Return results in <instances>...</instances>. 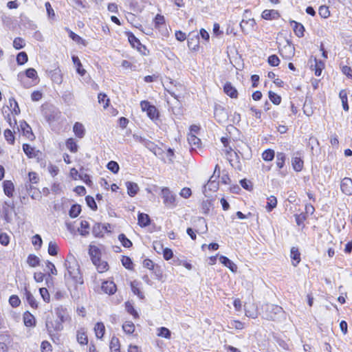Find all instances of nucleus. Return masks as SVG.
I'll use <instances>...</instances> for the list:
<instances>
[{
	"label": "nucleus",
	"mask_w": 352,
	"mask_h": 352,
	"mask_svg": "<svg viewBox=\"0 0 352 352\" xmlns=\"http://www.w3.org/2000/svg\"><path fill=\"white\" fill-rule=\"evenodd\" d=\"M65 267L67 272L65 274V278L67 281H72L74 289H78V285L83 284V279L80 272V267L78 263L72 259H67L65 263Z\"/></svg>",
	"instance_id": "obj_1"
},
{
	"label": "nucleus",
	"mask_w": 352,
	"mask_h": 352,
	"mask_svg": "<svg viewBox=\"0 0 352 352\" xmlns=\"http://www.w3.org/2000/svg\"><path fill=\"white\" fill-rule=\"evenodd\" d=\"M263 311L265 317L268 320H272L278 318V317L284 313L281 307L268 303L263 306Z\"/></svg>",
	"instance_id": "obj_2"
},
{
	"label": "nucleus",
	"mask_w": 352,
	"mask_h": 352,
	"mask_svg": "<svg viewBox=\"0 0 352 352\" xmlns=\"http://www.w3.org/2000/svg\"><path fill=\"white\" fill-rule=\"evenodd\" d=\"M45 326L48 333L54 342L55 341V338L58 339V336H56L54 333L60 331L63 329V323L57 319L52 320L47 318L45 322Z\"/></svg>",
	"instance_id": "obj_3"
},
{
	"label": "nucleus",
	"mask_w": 352,
	"mask_h": 352,
	"mask_svg": "<svg viewBox=\"0 0 352 352\" xmlns=\"http://www.w3.org/2000/svg\"><path fill=\"white\" fill-rule=\"evenodd\" d=\"M2 212L6 222H11L13 214H15L14 202L12 201H5L2 206Z\"/></svg>",
	"instance_id": "obj_4"
},
{
	"label": "nucleus",
	"mask_w": 352,
	"mask_h": 352,
	"mask_svg": "<svg viewBox=\"0 0 352 352\" xmlns=\"http://www.w3.org/2000/svg\"><path fill=\"white\" fill-rule=\"evenodd\" d=\"M161 195L164 199V203L168 207L175 206V195L168 188H164L162 190Z\"/></svg>",
	"instance_id": "obj_5"
},
{
	"label": "nucleus",
	"mask_w": 352,
	"mask_h": 352,
	"mask_svg": "<svg viewBox=\"0 0 352 352\" xmlns=\"http://www.w3.org/2000/svg\"><path fill=\"white\" fill-rule=\"evenodd\" d=\"M18 131H21L24 136H25L30 140H34L35 136L32 133V128L24 120L20 122L19 126H16Z\"/></svg>",
	"instance_id": "obj_6"
},
{
	"label": "nucleus",
	"mask_w": 352,
	"mask_h": 352,
	"mask_svg": "<svg viewBox=\"0 0 352 352\" xmlns=\"http://www.w3.org/2000/svg\"><path fill=\"white\" fill-rule=\"evenodd\" d=\"M214 117L218 122L221 123L226 120L228 116L225 109L222 106L215 104L214 109Z\"/></svg>",
	"instance_id": "obj_7"
},
{
	"label": "nucleus",
	"mask_w": 352,
	"mask_h": 352,
	"mask_svg": "<svg viewBox=\"0 0 352 352\" xmlns=\"http://www.w3.org/2000/svg\"><path fill=\"white\" fill-rule=\"evenodd\" d=\"M168 92L175 99V102L174 103H171L170 108L172 109L173 113L175 115H180L182 113V105L179 100V96L176 95L174 92L168 90Z\"/></svg>",
	"instance_id": "obj_8"
},
{
	"label": "nucleus",
	"mask_w": 352,
	"mask_h": 352,
	"mask_svg": "<svg viewBox=\"0 0 352 352\" xmlns=\"http://www.w3.org/2000/svg\"><path fill=\"white\" fill-rule=\"evenodd\" d=\"M256 25V21L254 19H243L240 23V27L242 31L248 34L250 31L253 30Z\"/></svg>",
	"instance_id": "obj_9"
},
{
	"label": "nucleus",
	"mask_w": 352,
	"mask_h": 352,
	"mask_svg": "<svg viewBox=\"0 0 352 352\" xmlns=\"http://www.w3.org/2000/svg\"><path fill=\"white\" fill-rule=\"evenodd\" d=\"M17 80L20 82L21 86L25 89H28L37 84V82L26 78L23 72H20L17 75Z\"/></svg>",
	"instance_id": "obj_10"
},
{
	"label": "nucleus",
	"mask_w": 352,
	"mask_h": 352,
	"mask_svg": "<svg viewBox=\"0 0 352 352\" xmlns=\"http://www.w3.org/2000/svg\"><path fill=\"white\" fill-rule=\"evenodd\" d=\"M340 188L342 192L345 195H352V179L349 177H344L341 182Z\"/></svg>",
	"instance_id": "obj_11"
},
{
	"label": "nucleus",
	"mask_w": 352,
	"mask_h": 352,
	"mask_svg": "<svg viewBox=\"0 0 352 352\" xmlns=\"http://www.w3.org/2000/svg\"><path fill=\"white\" fill-rule=\"evenodd\" d=\"M76 340L80 345H87L88 344V337L85 328H80L77 330Z\"/></svg>",
	"instance_id": "obj_12"
},
{
	"label": "nucleus",
	"mask_w": 352,
	"mask_h": 352,
	"mask_svg": "<svg viewBox=\"0 0 352 352\" xmlns=\"http://www.w3.org/2000/svg\"><path fill=\"white\" fill-rule=\"evenodd\" d=\"M23 150L29 158H38V155L41 154L39 151H36L34 147L28 144H23Z\"/></svg>",
	"instance_id": "obj_13"
},
{
	"label": "nucleus",
	"mask_w": 352,
	"mask_h": 352,
	"mask_svg": "<svg viewBox=\"0 0 352 352\" xmlns=\"http://www.w3.org/2000/svg\"><path fill=\"white\" fill-rule=\"evenodd\" d=\"M128 40L133 47H135L138 50V51L142 52V48L146 49L144 45H142L138 38H137L135 35L131 32H127Z\"/></svg>",
	"instance_id": "obj_14"
},
{
	"label": "nucleus",
	"mask_w": 352,
	"mask_h": 352,
	"mask_svg": "<svg viewBox=\"0 0 352 352\" xmlns=\"http://www.w3.org/2000/svg\"><path fill=\"white\" fill-rule=\"evenodd\" d=\"M55 313L57 316V318L59 321H61L62 323L65 322L69 318V314L66 308L63 307H58L55 309Z\"/></svg>",
	"instance_id": "obj_15"
},
{
	"label": "nucleus",
	"mask_w": 352,
	"mask_h": 352,
	"mask_svg": "<svg viewBox=\"0 0 352 352\" xmlns=\"http://www.w3.org/2000/svg\"><path fill=\"white\" fill-rule=\"evenodd\" d=\"M219 261L226 267H228L232 272L237 271V266L231 260L225 256H220L219 258Z\"/></svg>",
	"instance_id": "obj_16"
},
{
	"label": "nucleus",
	"mask_w": 352,
	"mask_h": 352,
	"mask_svg": "<svg viewBox=\"0 0 352 352\" xmlns=\"http://www.w3.org/2000/svg\"><path fill=\"white\" fill-rule=\"evenodd\" d=\"M224 92L232 98H236L238 97V91L236 89L232 86L230 82H226L223 87Z\"/></svg>",
	"instance_id": "obj_17"
},
{
	"label": "nucleus",
	"mask_w": 352,
	"mask_h": 352,
	"mask_svg": "<svg viewBox=\"0 0 352 352\" xmlns=\"http://www.w3.org/2000/svg\"><path fill=\"white\" fill-rule=\"evenodd\" d=\"M102 290L108 294H113L116 291V285L112 281H104L102 285Z\"/></svg>",
	"instance_id": "obj_18"
},
{
	"label": "nucleus",
	"mask_w": 352,
	"mask_h": 352,
	"mask_svg": "<svg viewBox=\"0 0 352 352\" xmlns=\"http://www.w3.org/2000/svg\"><path fill=\"white\" fill-rule=\"evenodd\" d=\"M214 176H212L210 179L208 180L207 184L204 185L203 186L202 192L205 195L206 197L208 196L207 195V190L216 191L218 189V183L216 182L215 180H212V178Z\"/></svg>",
	"instance_id": "obj_19"
},
{
	"label": "nucleus",
	"mask_w": 352,
	"mask_h": 352,
	"mask_svg": "<svg viewBox=\"0 0 352 352\" xmlns=\"http://www.w3.org/2000/svg\"><path fill=\"white\" fill-rule=\"evenodd\" d=\"M290 23L293 27V30L295 34L299 38L302 37L304 36L305 32L304 26L301 23H298L295 21H291Z\"/></svg>",
	"instance_id": "obj_20"
},
{
	"label": "nucleus",
	"mask_w": 352,
	"mask_h": 352,
	"mask_svg": "<svg viewBox=\"0 0 352 352\" xmlns=\"http://www.w3.org/2000/svg\"><path fill=\"white\" fill-rule=\"evenodd\" d=\"M262 18L266 20L276 19L280 16L277 10H265L262 12Z\"/></svg>",
	"instance_id": "obj_21"
},
{
	"label": "nucleus",
	"mask_w": 352,
	"mask_h": 352,
	"mask_svg": "<svg viewBox=\"0 0 352 352\" xmlns=\"http://www.w3.org/2000/svg\"><path fill=\"white\" fill-rule=\"evenodd\" d=\"M3 187L5 194L9 197H12L14 190L13 183L10 180H6L3 183Z\"/></svg>",
	"instance_id": "obj_22"
},
{
	"label": "nucleus",
	"mask_w": 352,
	"mask_h": 352,
	"mask_svg": "<svg viewBox=\"0 0 352 352\" xmlns=\"http://www.w3.org/2000/svg\"><path fill=\"white\" fill-rule=\"evenodd\" d=\"M100 250L96 246H91L89 248V254L94 264H97V262H100Z\"/></svg>",
	"instance_id": "obj_23"
},
{
	"label": "nucleus",
	"mask_w": 352,
	"mask_h": 352,
	"mask_svg": "<svg viewBox=\"0 0 352 352\" xmlns=\"http://www.w3.org/2000/svg\"><path fill=\"white\" fill-rule=\"evenodd\" d=\"M292 265L296 267L300 261V254L297 248L293 247L290 251Z\"/></svg>",
	"instance_id": "obj_24"
},
{
	"label": "nucleus",
	"mask_w": 352,
	"mask_h": 352,
	"mask_svg": "<svg viewBox=\"0 0 352 352\" xmlns=\"http://www.w3.org/2000/svg\"><path fill=\"white\" fill-rule=\"evenodd\" d=\"M303 160L298 156H294L292 159V165L293 168L297 171H300L303 168Z\"/></svg>",
	"instance_id": "obj_25"
},
{
	"label": "nucleus",
	"mask_w": 352,
	"mask_h": 352,
	"mask_svg": "<svg viewBox=\"0 0 352 352\" xmlns=\"http://www.w3.org/2000/svg\"><path fill=\"white\" fill-rule=\"evenodd\" d=\"M127 193L131 197H134L139 190V187L136 183L127 182H126Z\"/></svg>",
	"instance_id": "obj_26"
},
{
	"label": "nucleus",
	"mask_w": 352,
	"mask_h": 352,
	"mask_svg": "<svg viewBox=\"0 0 352 352\" xmlns=\"http://www.w3.org/2000/svg\"><path fill=\"white\" fill-rule=\"evenodd\" d=\"M94 331L96 336L98 339H101L105 332V327L102 322H98L95 324Z\"/></svg>",
	"instance_id": "obj_27"
},
{
	"label": "nucleus",
	"mask_w": 352,
	"mask_h": 352,
	"mask_svg": "<svg viewBox=\"0 0 352 352\" xmlns=\"http://www.w3.org/2000/svg\"><path fill=\"white\" fill-rule=\"evenodd\" d=\"M138 224L141 227H146L151 223L150 217L144 213H139L138 217Z\"/></svg>",
	"instance_id": "obj_28"
},
{
	"label": "nucleus",
	"mask_w": 352,
	"mask_h": 352,
	"mask_svg": "<svg viewBox=\"0 0 352 352\" xmlns=\"http://www.w3.org/2000/svg\"><path fill=\"white\" fill-rule=\"evenodd\" d=\"M104 230H107V227L102 226L100 223H95L93 226L92 233L96 237H102L103 236Z\"/></svg>",
	"instance_id": "obj_29"
},
{
	"label": "nucleus",
	"mask_w": 352,
	"mask_h": 352,
	"mask_svg": "<svg viewBox=\"0 0 352 352\" xmlns=\"http://www.w3.org/2000/svg\"><path fill=\"white\" fill-rule=\"evenodd\" d=\"M23 322L26 327H34L35 325V318L28 311L25 312L23 315Z\"/></svg>",
	"instance_id": "obj_30"
},
{
	"label": "nucleus",
	"mask_w": 352,
	"mask_h": 352,
	"mask_svg": "<svg viewBox=\"0 0 352 352\" xmlns=\"http://www.w3.org/2000/svg\"><path fill=\"white\" fill-rule=\"evenodd\" d=\"M73 130L75 135L79 138H82L85 135L84 126L80 122H76L74 124Z\"/></svg>",
	"instance_id": "obj_31"
},
{
	"label": "nucleus",
	"mask_w": 352,
	"mask_h": 352,
	"mask_svg": "<svg viewBox=\"0 0 352 352\" xmlns=\"http://www.w3.org/2000/svg\"><path fill=\"white\" fill-rule=\"evenodd\" d=\"M339 97L342 101V107L344 111H349V104H348V99H347V92L345 89H342L339 93Z\"/></svg>",
	"instance_id": "obj_32"
},
{
	"label": "nucleus",
	"mask_w": 352,
	"mask_h": 352,
	"mask_svg": "<svg viewBox=\"0 0 352 352\" xmlns=\"http://www.w3.org/2000/svg\"><path fill=\"white\" fill-rule=\"evenodd\" d=\"M314 62L315 65H311V67H314V69L315 71V75L320 76L324 67V63L322 60H317L316 58H314Z\"/></svg>",
	"instance_id": "obj_33"
},
{
	"label": "nucleus",
	"mask_w": 352,
	"mask_h": 352,
	"mask_svg": "<svg viewBox=\"0 0 352 352\" xmlns=\"http://www.w3.org/2000/svg\"><path fill=\"white\" fill-rule=\"evenodd\" d=\"M66 30L69 33V36L75 42H76L78 44H82L84 46L87 45L86 41L82 38L80 36L73 32L72 30H69L68 28H66Z\"/></svg>",
	"instance_id": "obj_34"
},
{
	"label": "nucleus",
	"mask_w": 352,
	"mask_h": 352,
	"mask_svg": "<svg viewBox=\"0 0 352 352\" xmlns=\"http://www.w3.org/2000/svg\"><path fill=\"white\" fill-rule=\"evenodd\" d=\"M26 78L32 80V81H35L38 82V75L36 71L34 68H29L25 70V73Z\"/></svg>",
	"instance_id": "obj_35"
},
{
	"label": "nucleus",
	"mask_w": 352,
	"mask_h": 352,
	"mask_svg": "<svg viewBox=\"0 0 352 352\" xmlns=\"http://www.w3.org/2000/svg\"><path fill=\"white\" fill-rule=\"evenodd\" d=\"M25 291L26 300H27L28 302L29 303V305L32 308H37L38 304H37L36 299L33 296V295L27 289H25Z\"/></svg>",
	"instance_id": "obj_36"
},
{
	"label": "nucleus",
	"mask_w": 352,
	"mask_h": 352,
	"mask_svg": "<svg viewBox=\"0 0 352 352\" xmlns=\"http://www.w3.org/2000/svg\"><path fill=\"white\" fill-rule=\"evenodd\" d=\"M72 58V61H73L74 64L76 66L77 72L80 76H84L86 71L84 69H81L82 64H81L80 60L78 58V57L76 56H73Z\"/></svg>",
	"instance_id": "obj_37"
},
{
	"label": "nucleus",
	"mask_w": 352,
	"mask_h": 352,
	"mask_svg": "<svg viewBox=\"0 0 352 352\" xmlns=\"http://www.w3.org/2000/svg\"><path fill=\"white\" fill-rule=\"evenodd\" d=\"M277 199L274 196H270L267 198L266 209L268 212H271L276 207Z\"/></svg>",
	"instance_id": "obj_38"
},
{
	"label": "nucleus",
	"mask_w": 352,
	"mask_h": 352,
	"mask_svg": "<svg viewBox=\"0 0 352 352\" xmlns=\"http://www.w3.org/2000/svg\"><path fill=\"white\" fill-rule=\"evenodd\" d=\"M110 349L114 352H120V342L116 337H113L109 344Z\"/></svg>",
	"instance_id": "obj_39"
},
{
	"label": "nucleus",
	"mask_w": 352,
	"mask_h": 352,
	"mask_svg": "<svg viewBox=\"0 0 352 352\" xmlns=\"http://www.w3.org/2000/svg\"><path fill=\"white\" fill-rule=\"evenodd\" d=\"M80 206L78 204H74L72 206L69 211V214L72 218H75L78 216V214L80 213Z\"/></svg>",
	"instance_id": "obj_40"
},
{
	"label": "nucleus",
	"mask_w": 352,
	"mask_h": 352,
	"mask_svg": "<svg viewBox=\"0 0 352 352\" xmlns=\"http://www.w3.org/2000/svg\"><path fill=\"white\" fill-rule=\"evenodd\" d=\"M9 111H10V107H7V110H5L4 108L3 109V113L4 116H5V118L6 119L7 122L9 123V124H10V126L11 127L14 128L15 126L16 125V120L14 118V122H12L10 113Z\"/></svg>",
	"instance_id": "obj_41"
},
{
	"label": "nucleus",
	"mask_w": 352,
	"mask_h": 352,
	"mask_svg": "<svg viewBox=\"0 0 352 352\" xmlns=\"http://www.w3.org/2000/svg\"><path fill=\"white\" fill-rule=\"evenodd\" d=\"M131 287L134 294L137 295L140 299L144 298V294L140 290L138 287V283L135 281L131 283Z\"/></svg>",
	"instance_id": "obj_42"
},
{
	"label": "nucleus",
	"mask_w": 352,
	"mask_h": 352,
	"mask_svg": "<svg viewBox=\"0 0 352 352\" xmlns=\"http://www.w3.org/2000/svg\"><path fill=\"white\" fill-rule=\"evenodd\" d=\"M27 262L31 267H36L39 265V258L34 254H30L28 257Z\"/></svg>",
	"instance_id": "obj_43"
},
{
	"label": "nucleus",
	"mask_w": 352,
	"mask_h": 352,
	"mask_svg": "<svg viewBox=\"0 0 352 352\" xmlns=\"http://www.w3.org/2000/svg\"><path fill=\"white\" fill-rule=\"evenodd\" d=\"M146 114L153 120L157 119L159 116V112L154 105L150 107Z\"/></svg>",
	"instance_id": "obj_44"
},
{
	"label": "nucleus",
	"mask_w": 352,
	"mask_h": 352,
	"mask_svg": "<svg viewBox=\"0 0 352 352\" xmlns=\"http://www.w3.org/2000/svg\"><path fill=\"white\" fill-rule=\"evenodd\" d=\"M66 146L72 153H76L78 151V146L72 138L67 140Z\"/></svg>",
	"instance_id": "obj_45"
},
{
	"label": "nucleus",
	"mask_w": 352,
	"mask_h": 352,
	"mask_svg": "<svg viewBox=\"0 0 352 352\" xmlns=\"http://www.w3.org/2000/svg\"><path fill=\"white\" fill-rule=\"evenodd\" d=\"M285 155L283 153H277L276 154V166L279 168H282L285 164Z\"/></svg>",
	"instance_id": "obj_46"
},
{
	"label": "nucleus",
	"mask_w": 352,
	"mask_h": 352,
	"mask_svg": "<svg viewBox=\"0 0 352 352\" xmlns=\"http://www.w3.org/2000/svg\"><path fill=\"white\" fill-rule=\"evenodd\" d=\"M118 239L124 248H130L133 245L132 242L124 234H120L118 236Z\"/></svg>",
	"instance_id": "obj_47"
},
{
	"label": "nucleus",
	"mask_w": 352,
	"mask_h": 352,
	"mask_svg": "<svg viewBox=\"0 0 352 352\" xmlns=\"http://www.w3.org/2000/svg\"><path fill=\"white\" fill-rule=\"evenodd\" d=\"M58 245L56 242L50 241L48 245V254L51 256H56L58 254L57 252Z\"/></svg>",
	"instance_id": "obj_48"
},
{
	"label": "nucleus",
	"mask_w": 352,
	"mask_h": 352,
	"mask_svg": "<svg viewBox=\"0 0 352 352\" xmlns=\"http://www.w3.org/2000/svg\"><path fill=\"white\" fill-rule=\"evenodd\" d=\"M262 157L265 161H272L274 157V151L272 149H267L262 153Z\"/></svg>",
	"instance_id": "obj_49"
},
{
	"label": "nucleus",
	"mask_w": 352,
	"mask_h": 352,
	"mask_svg": "<svg viewBox=\"0 0 352 352\" xmlns=\"http://www.w3.org/2000/svg\"><path fill=\"white\" fill-rule=\"evenodd\" d=\"M28 60V55L25 52H21L16 56V62L18 65H23Z\"/></svg>",
	"instance_id": "obj_50"
},
{
	"label": "nucleus",
	"mask_w": 352,
	"mask_h": 352,
	"mask_svg": "<svg viewBox=\"0 0 352 352\" xmlns=\"http://www.w3.org/2000/svg\"><path fill=\"white\" fill-rule=\"evenodd\" d=\"M81 230H78L80 234L82 236H87L89 234V224L87 221H82L80 223Z\"/></svg>",
	"instance_id": "obj_51"
},
{
	"label": "nucleus",
	"mask_w": 352,
	"mask_h": 352,
	"mask_svg": "<svg viewBox=\"0 0 352 352\" xmlns=\"http://www.w3.org/2000/svg\"><path fill=\"white\" fill-rule=\"evenodd\" d=\"M269 98L274 104H279L281 102V97L274 92L270 91L269 93Z\"/></svg>",
	"instance_id": "obj_52"
},
{
	"label": "nucleus",
	"mask_w": 352,
	"mask_h": 352,
	"mask_svg": "<svg viewBox=\"0 0 352 352\" xmlns=\"http://www.w3.org/2000/svg\"><path fill=\"white\" fill-rule=\"evenodd\" d=\"M9 102L10 107H12V105L14 104L13 110L11 113L14 115H19L20 113V109L17 102L13 98H10Z\"/></svg>",
	"instance_id": "obj_53"
},
{
	"label": "nucleus",
	"mask_w": 352,
	"mask_h": 352,
	"mask_svg": "<svg viewBox=\"0 0 352 352\" xmlns=\"http://www.w3.org/2000/svg\"><path fill=\"white\" fill-rule=\"evenodd\" d=\"M24 46H25V41L22 38L16 37L14 38V40L13 41V47L16 50L22 49Z\"/></svg>",
	"instance_id": "obj_54"
},
{
	"label": "nucleus",
	"mask_w": 352,
	"mask_h": 352,
	"mask_svg": "<svg viewBox=\"0 0 352 352\" xmlns=\"http://www.w3.org/2000/svg\"><path fill=\"white\" fill-rule=\"evenodd\" d=\"M86 203L87 206L93 210H96L98 207L94 199L91 196H87L85 197Z\"/></svg>",
	"instance_id": "obj_55"
},
{
	"label": "nucleus",
	"mask_w": 352,
	"mask_h": 352,
	"mask_svg": "<svg viewBox=\"0 0 352 352\" xmlns=\"http://www.w3.org/2000/svg\"><path fill=\"white\" fill-rule=\"evenodd\" d=\"M107 168L113 173H117L119 171L120 167L116 162L110 161L107 164Z\"/></svg>",
	"instance_id": "obj_56"
},
{
	"label": "nucleus",
	"mask_w": 352,
	"mask_h": 352,
	"mask_svg": "<svg viewBox=\"0 0 352 352\" xmlns=\"http://www.w3.org/2000/svg\"><path fill=\"white\" fill-rule=\"evenodd\" d=\"M4 136L6 140L10 144H14V136L12 132L10 129H6L4 131Z\"/></svg>",
	"instance_id": "obj_57"
},
{
	"label": "nucleus",
	"mask_w": 352,
	"mask_h": 352,
	"mask_svg": "<svg viewBox=\"0 0 352 352\" xmlns=\"http://www.w3.org/2000/svg\"><path fill=\"white\" fill-rule=\"evenodd\" d=\"M97 267V270L100 273L105 272L108 270V264L106 261L97 262V264H94Z\"/></svg>",
	"instance_id": "obj_58"
},
{
	"label": "nucleus",
	"mask_w": 352,
	"mask_h": 352,
	"mask_svg": "<svg viewBox=\"0 0 352 352\" xmlns=\"http://www.w3.org/2000/svg\"><path fill=\"white\" fill-rule=\"evenodd\" d=\"M157 336L165 338H170V331L166 327H160L159 329V333H157Z\"/></svg>",
	"instance_id": "obj_59"
},
{
	"label": "nucleus",
	"mask_w": 352,
	"mask_h": 352,
	"mask_svg": "<svg viewBox=\"0 0 352 352\" xmlns=\"http://www.w3.org/2000/svg\"><path fill=\"white\" fill-rule=\"evenodd\" d=\"M319 14L324 19L329 17L330 15L329 8L325 6H320L319 8Z\"/></svg>",
	"instance_id": "obj_60"
},
{
	"label": "nucleus",
	"mask_w": 352,
	"mask_h": 352,
	"mask_svg": "<svg viewBox=\"0 0 352 352\" xmlns=\"http://www.w3.org/2000/svg\"><path fill=\"white\" fill-rule=\"evenodd\" d=\"M39 292L43 300L46 302H49L50 300V296L48 292V290L45 287H42L39 289Z\"/></svg>",
	"instance_id": "obj_61"
},
{
	"label": "nucleus",
	"mask_w": 352,
	"mask_h": 352,
	"mask_svg": "<svg viewBox=\"0 0 352 352\" xmlns=\"http://www.w3.org/2000/svg\"><path fill=\"white\" fill-rule=\"evenodd\" d=\"M9 302L13 307H17L21 303L19 298L16 295H12L10 297Z\"/></svg>",
	"instance_id": "obj_62"
},
{
	"label": "nucleus",
	"mask_w": 352,
	"mask_h": 352,
	"mask_svg": "<svg viewBox=\"0 0 352 352\" xmlns=\"http://www.w3.org/2000/svg\"><path fill=\"white\" fill-rule=\"evenodd\" d=\"M122 265L126 268V269H131L133 267V262L131 259L126 256H123L121 260Z\"/></svg>",
	"instance_id": "obj_63"
},
{
	"label": "nucleus",
	"mask_w": 352,
	"mask_h": 352,
	"mask_svg": "<svg viewBox=\"0 0 352 352\" xmlns=\"http://www.w3.org/2000/svg\"><path fill=\"white\" fill-rule=\"evenodd\" d=\"M122 329L124 332L131 334L133 333L135 330V326L132 322H127L123 324Z\"/></svg>",
	"instance_id": "obj_64"
}]
</instances>
